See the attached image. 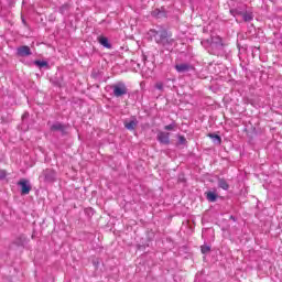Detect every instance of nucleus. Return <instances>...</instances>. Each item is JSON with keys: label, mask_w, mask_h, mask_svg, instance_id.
Segmentation results:
<instances>
[{"label": "nucleus", "mask_w": 282, "mask_h": 282, "mask_svg": "<svg viewBox=\"0 0 282 282\" xmlns=\"http://www.w3.org/2000/svg\"><path fill=\"white\" fill-rule=\"evenodd\" d=\"M151 36H153L158 45H173V34L169 33L165 29L161 30H150Z\"/></svg>", "instance_id": "f257e3e1"}, {"label": "nucleus", "mask_w": 282, "mask_h": 282, "mask_svg": "<svg viewBox=\"0 0 282 282\" xmlns=\"http://www.w3.org/2000/svg\"><path fill=\"white\" fill-rule=\"evenodd\" d=\"M112 94L115 98H122V96H127L129 94V88H127V84L119 82L115 85H111Z\"/></svg>", "instance_id": "f03ea898"}, {"label": "nucleus", "mask_w": 282, "mask_h": 282, "mask_svg": "<svg viewBox=\"0 0 282 282\" xmlns=\"http://www.w3.org/2000/svg\"><path fill=\"white\" fill-rule=\"evenodd\" d=\"M18 186H21V195H30V191H32V186H30V182L25 178H22L18 182Z\"/></svg>", "instance_id": "7ed1b4c3"}, {"label": "nucleus", "mask_w": 282, "mask_h": 282, "mask_svg": "<svg viewBox=\"0 0 282 282\" xmlns=\"http://www.w3.org/2000/svg\"><path fill=\"white\" fill-rule=\"evenodd\" d=\"M44 182H54L56 180V172L53 169H46L42 172Z\"/></svg>", "instance_id": "20e7f679"}, {"label": "nucleus", "mask_w": 282, "mask_h": 282, "mask_svg": "<svg viewBox=\"0 0 282 282\" xmlns=\"http://www.w3.org/2000/svg\"><path fill=\"white\" fill-rule=\"evenodd\" d=\"M170 135L171 134L169 132H159L158 140L161 144H171Z\"/></svg>", "instance_id": "39448f33"}, {"label": "nucleus", "mask_w": 282, "mask_h": 282, "mask_svg": "<svg viewBox=\"0 0 282 282\" xmlns=\"http://www.w3.org/2000/svg\"><path fill=\"white\" fill-rule=\"evenodd\" d=\"M18 56H32V50L28 45L20 46L18 47Z\"/></svg>", "instance_id": "423d86ee"}, {"label": "nucleus", "mask_w": 282, "mask_h": 282, "mask_svg": "<svg viewBox=\"0 0 282 282\" xmlns=\"http://www.w3.org/2000/svg\"><path fill=\"white\" fill-rule=\"evenodd\" d=\"M231 14H240L243 19V21H246L247 23L252 21L253 17H252V13H248V12H239V11H236V10H231Z\"/></svg>", "instance_id": "0eeeda50"}, {"label": "nucleus", "mask_w": 282, "mask_h": 282, "mask_svg": "<svg viewBox=\"0 0 282 282\" xmlns=\"http://www.w3.org/2000/svg\"><path fill=\"white\" fill-rule=\"evenodd\" d=\"M175 69H176V72L182 74L184 72H189L192 69V66L188 64H177V65H175Z\"/></svg>", "instance_id": "6e6552de"}, {"label": "nucleus", "mask_w": 282, "mask_h": 282, "mask_svg": "<svg viewBox=\"0 0 282 282\" xmlns=\"http://www.w3.org/2000/svg\"><path fill=\"white\" fill-rule=\"evenodd\" d=\"M98 43H100V45H102L107 50H111V44L109 43V39H107L106 36H99Z\"/></svg>", "instance_id": "1a4fd4ad"}, {"label": "nucleus", "mask_w": 282, "mask_h": 282, "mask_svg": "<svg viewBox=\"0 0 282 282\" xmlns=\"http://www.w3.org/2000/svg\"><path fill=\"white\" fill-rule=\"evenodd\" d=\"M218 186L219 188H223V191H228L230 188V185L226 181V178H218Z\"/></svg>", "instance_id": "9d476101"}, {"label": "nucleus", "mask_w": 282, "mask_h": 282, "mask_svg": "<svg viewBox=\"0 0 282 282\" xmlns=\"http://www.w3.org/2000/svg\"><path fill=\"white\" fill-rule=\"evenodd\" d=\"M124 127L126 129H128L129 131H133V129H135V127H138V121L132 120L130 122H124Z\"/></svg>", "instance_id": "9b49d317"}, {"label": "nucleus", "mask_w": 282, "mask_h": 282, "mask_svg": "<svg viewBox=\"0 0 282 282\" xmlns=\"http://www.w3.org/2000/svg\"><path fill=\"white\" fill-rule=\"evenodd\" d=\"M65 130V126H63V123H54L52 127H51V131H64Z\"/></svg>", "instance_id": "f8f14e48"}, {"label": "nucleus", "mask_w": 282, "mask_h": 282, "mask_svg": "<svg viewBox=\"0 0 282 282\" xmlns=\"http://www.w3.org/2000/svg\"><path fill=\"white\" fill-rule=\"evenodd\" d=\"M206 198L208 199V202H217V194L213 192H207Z\"/></svg>", "instance_id": "ddd939ff"}, {"label": "nucleus", "mask_w": 282, "mask_h": 282, "mask_svg": "<svg viewBox=\"0 0 282 282\" xmlns=\"http://www.w3.org/2000/svg\"><path fill=\"white\" fill-rule=\"evenodd\" d=\"M200 252L202 254H208V252H210V246L208 245L200 246Z\"/></svg>", "instance_id": "4468645a"}, {"label": "nucleus", "mask_w": 282, "mask_h": 282, "mask_svg": "<svg viewBox=\"0 0 282 282\" xmlns=\"http://www.w3.org/2000/svg\"><path fill=\"white\" fill-rule=\"evenodd\" d=\"M207 137L210 138L212 140H217L218 144H221V137H219L218 134L209 133L207 134Z\"/></svg>", "instance_id": "2eb2a0df"}, {"label": "nucleus", "mask_w": 282, "mask_h": 282, "mask_svg": "<svg viewBox=\"0 0 282 282\" xmlns=\"http://www.w3.org/2000/svg\"><path fill=\"white\" fill-rule=\"evenodd\" d=\"M34 63L37 67H47V62L45 61H35Z\"/></svg>", "instance_id": "dca6fc26"}, {"label": "nucleus", "mask_w": 282, "mask_h": 282, "mask_svg": "<svg viewBox=\"0 0 282 282\" xmlns=\"http://www.w3.org/2000/svg\"><path fill=\"white\" fill-rule=\"evenodd\" d=\"M180 144H186V138L184 135L178 137Z\"/></svg>", "instance_id": "f3484780"}, {"label": "nucleus", "mask_w": 282, "mask_h": 282, "mask_svg": "<svg viewBox=\"0 0 282 282\" xmlns=\"http://www.w3.org/2000/svg\"><path fill=\"white\" fill-rule=\"evenodd\" d=\"M175 127L173 124H167L164 127L165 131H173Z\"/></svg>", "instance_id": "a211bd4d"}]
</instances>
